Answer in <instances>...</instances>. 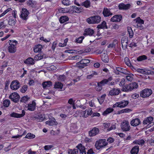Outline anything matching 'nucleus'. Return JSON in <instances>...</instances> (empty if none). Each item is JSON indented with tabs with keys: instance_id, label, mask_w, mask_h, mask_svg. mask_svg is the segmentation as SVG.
Here are the masks:
<instances>
[{
	"instance_id": "f257e3e1",
	"label": "nucleus",
	"mask_w": 154,
	"mask_h": 154,
	"mask_svg": "<svg viewBox=\"0 0 154 154\" xmlns=\"http://www.w3.org/2000/svg\"><path fill=\"white\" fill-rule=\"evenodd\" d=\"M138 87V83L136 82H134L125 85L123 87L122 91L125 92H128L132 91L134 89L137 88Z\"/></svg>"
},
{
	"instance_id": "f03ea898",
	"label": "nucleus",
	"mask_w": 154,
	"mask_h": 154,
	"mask_svg": "<svg viewBox=\"0 0 154 154\" xmlns=\"http://www.w3.org/2000/svg\"><path fill=\"white\" fill-rule=\"evenodd\" d=\"M101 20V17L99 15H95L88 18L86 21L89 24H95L99 23Z\"/></svg>"
},
{
	"instance_id": "7ed1b4c3",
	"label": "nucleus",
	"mask_w": 154,
	"mask_h": 154,
	"mask_svg": "<svg viewBox=\"0 0 154 154\" xmlns=\"http://www.w3.org/2000/svg\"><path fill=\"white\" fill-rule=\"evenodd\" d=\"M9 45L8 46V50L10 53H14L16 51V47L15 46L17 42L16 40H10L9 42Z\"/></svg>"
},
{
	"instance_id": "20e7f679",
	"label": "nucleus",
	"mask_w": 154,
	"mask_h": 154,
	"mask_svg": "<svg viewBox=\"0 0 154 154\" xmlns=\"http://www.w3.org/2000/svg\"><path fill=\"white\" fill-rule=\"evenodd\" d=\"M134 21H135V23L134 25L135 27L140 30H142L143 29L144 27L142 24H144V21L141 19L140 17L135 19Z\"/></svg>"
},
{
	"instance_id": "39448f33",
	"label": "nucleus",
	"mask_w": 154,
	"mask_h": 154,
	"mask_svg": "<svg viewBox=\"0 0 154 154\" xmlns=\"http://www.w3.org/2000/svg\"><path fill=\"white\" fill-rule=\"evenodd\" d=\"M107 144V143L106 142L105 139H100L96 141L95 146L97 149H99L106 146Z\"/></svg>"
},
{
	"instance_id": "423d86ee",
	"label": "nucleus",
	"mask_w": 154,
	"mask_h": 154,
	"mask_svg": "<svg viewBox=\"0 0 154 154\" xmlns=\"http://www.w3.org/2000/svg\"><path fill=\"white\" fill-rule=\"evenodd\" d=\"M152 92L151 89L145 88L140 92V96L143 98H146L149 97Z\"/></svg>"
},
{
	"instance_id": "0eeeda50",
	"label": "nucleus",
	"mask_w": 154,
	"mask_h": 154,
	"mask_svg": "<svg viewBox=\"0 0 154 154\" xmlns=\"http://www.w3.org/2000/svg\"><path fill=\"white\" fill-rule=\"evenodd\" d=\"M122 130L124 131H129L130 129V126L128 121L125 120L121 124Z\"/></svg>"
},
{
	"instance_id": "6e6552de",
	"label": "nucleus",
	"mask_w": 154,
	"mask_h": 154,
	"mask_svg": "<svg viewBox=\"0 0 154 154\" xmlns=\"http://www.w3.org/2000/svg\"><path fill=\"white\" fill-rule=\"evenodd\" d=\"M9 98L14 102L17 103L19 100L20 96L17 93L14 92L9 96Z\"/></svg>"
},
{
	"instance_id": "1a4fd4ad",
	"label": "nucleus",
	"mask_w": 154,
	"mask_h": 154,
	"mask_svg": "<svg viewBox=\"0 0 154 154\" xmlns=\"http://www.w3.org/2000/svg\"><path fill=\"white\" fill-rule=\"evenodd\" d=\"M74 3L79 6H82L85 7L86 8H88L91 7V3L89 0H86L84 2L81 3L80 4H79L78 2L76 1H75Z\"/></svg>"
},
{
	"instance_id": "9d476101",
	"label": "nucleus",
	"mask_w": 154,
	"mask_h": 154,
	"mask_svg": "<svg viewBox=\"0 0 154 154\" xmlns=\"http://www.w3.org/2000/svg\"><path fill=\"white\" fill-rule=\"evenodd\" d=\"M29 12L28 10L25 8H23L21 11V14L20 16L23 20H26L28 18V15Z\"/></svg>"
},
{
	"instance_id": "9b49d317",
	"label": "nucleus",
	"mask_w": 154,
	"mask_h": 154,
	"mask_svg": "<svg viewBox=\"0 0 154 154\" xmlns=\"http://www.w3.org/2000/svg\"><path fill=\"white\" fill-rule=\"evenodd\" d=\"M20 85L19 82L17 80L13 81L11 83V88L13 90H16L20 87Z\"/></svg>"
},
{
	"instance_id": "f8f14e48",
	"label": "nucleus",
	"mask_w": 154,
	"mask_h": 154,
	"mask_svg": "<svg viewBox=\"0 0 154 154\" xmlns=\"http://www.w3.org/2000/svg\"><path fill=\"white\" fill-rule=\"evenodd\" d=\"M121 91L119 88H113L109 91L108 95L116 96L118 95Z\"/></svg>"
},
{
	"instance_id": "ddd939ff",
	"label": "nucleus",
	"mask_w": 154,
	"mask_h": 154,
	"mask_svg": "<svg viewBox=\"0 0 154 154\" xmlns=\"http://www.w3.org/2000/svg\"><path fill=\"white\" fill-rule=\"evenodd\" d=\"M128 41V38L127 36H124L122 38L121 44L123 49H125L127 48Z\"/></svg>"
},
{
	"instance_id": "4468645a",
	"label": "nucleus",
	"mask_w": 154,
	"mask_h": 154,
	"mask_svg": "<svg viewBox=\"0 0 154 154\" xmlns=\"http://www.w3.org/2000/svg\"><path fill=\"white\" fill-rule=\"evenodd\" d=\"M99 132L98 128H94L88 132L89 135L90 137H93L97 134Z\"/></svg>"
},
{
	"instance_id": "2eb2a0df",
	"label": "nucleus",
	"mask_w": 154,
	"mask_h": 154,
	"mask_svg": "<svg viewBox=\"0 0 154 154\" xmlns=\"http://www.w3.org/2000/svg\"><path fill=\"white\" fill-rule=\"evenodd\" d=\"M122 19V16L121 15H116L112 17L110 19V21L112 22H119Z\"/></svg>"
},
{
	"instance_id": "dca6fc26",
	"label": "nucleus",
	"mask_w": 154,
	"mask_h": 154,
	"mask_svg": "<svg viewBox=\"0 0 154 154\" xmlns=\"http://www.w3.org/2000/svg\"><path fill=\"white\" fill-rule=\"evenodd\" d=\"M116 71L115 70V73L117 74H119V72H120L125 74H128V73H129V72L126 69L120 67H116Z\"/></svg>"
},
{
	"instance_id": "f3484780",
	"label": "nucleus",
	"mask_w": 154,
	"mask_h": 154,
	"mask_svg": "<svg viewBox=\"0 0 154 154\" xmlns=\"http://www.w3.org/2000/svg\"><path fill=\"white\" fill-rule=\"evenodd\" d=\"M131 5L130 4H127L125 5L124 3H122L119 5L118 7L119 9L120 10H127L130 8Z\"/></svg>"
},
{
	"instance_id": "a211bd4d",
	"label": "nucleus",
	"mask_w": 154,
	"mask_h": 154,
	"mask_svg": "<svg viewBox=\"0 0 154 154\" xmlns=\"http://www.w3.org/2000/svg\"><path fill=\"white\" fill-rule=\"evenodd\" d=\"M28 110L30 111H33L35 109L36 103L34 101H32V103L28 104Z\"/></svg>"
},
{
	"instance_id": "6ab92c4d",
	"label": "nucleus",
	"mask_w": 154,
	"mask_h": 154,
	"mask_svg": "<svg viewBox=\"0 0 154 154\" xmlns=\"http://www.w3.org/2000/svg\"><path fill=\"white\" fill-rule=\"evenodd\" d=\"M76 113L78 114V116L80 117H83L84 118H86L88 117V115L86 114V110H80L77 111Z\"/></svg>"
},
{
	"instance_id": "aec40b11",
	"label": "nucleus",
	"mask_w": 154,
	"mask_h": 154,
	"mask_svg": "<svg viewBox=\"0 0 154 154\" xmlns=\"http://www.w3.org/2000/svg\"><path fill=\"white\" fill-rule=\"evenodd\" d=\"M103 14L105 17H109L112 15V14L110 11V9L107 8H104Z\"/></svg>"
},
{
	"instance_id": "412c9836",
	"label": "nucleus",
	"mask_w": 154,
	"mask_h": 154,
	"mask_svg": "<svg viewBox=\"0 0 154 154\" xmlns=\"http://www.w3.org/2000/svg\"><path fill=\"white\" fill-rule=\"evenodd\" d=\"M140 123V121L139 119L136 118L132 120L130 122L131 125L136 126Z\"/></svg>"
},
{
	"instance_id": "4be33fe9",
	"label": "nucleus",
	"mask_w": 154,
	"mask_h": 154,
	"mask_svg": "<svg viewBox=\"0 0 154 154\" xmlns=\"http://www.w3.org/2000/svg\"><path fill=\"white\" fill-rule=\"evenodd\" d=\"M94 32V31L93 29L88 28L85 30L83 35H88L91 36L93 35Z\"/></svg>"
},
{
	"instance_id": "5701e85b",
	"label": "nucleus",
	"mask_w": 154,
	"mask_h": 154,
	"mask_svg": "<svg viewBox=\"0 0 154 154\" xmlns=\"http://www.w3.org/2000/svg\"><path fill=\"white\" fill-rule=\"evenodd\" d=\"M76 148L79 150L80 152L82 154H86V152L85 150V148L83 146L82 144H79L76 146Z\"/></svg>"
},
{
	"instance_id": "b1692460",
	"label": "nucleus",
	"mask_w": 154,
	"mask_h": 154,
	"mask_svg": "<svg viewBox=\"0 0 154 154\" xmlns=\"http://www.w3.org/2000/svg\"><path fill=\"white\" fill-rule=\"evenodd\" d=\"M35 60L31 57H29L24 61L25 63L29 65H33L35 63Z\"/></svg>"
},
{
	"instance_id": "393cba45",
	"label": "nucleus",
	"mask_w": 154,
	"mask_h": 154,
	"mask_svg": "<svg viewBox=\"0 0 154 154\" xmlns=\"http://www.w3.org/2000/svg\"><path fill=\"white\" fill-rule=\"evenodd\" d=\"M46 124L49 125H57L58 123L56 121L55 119L54 118H52L51 120H49L46 122Z\"/></svg>"
},
{
	"instance_id": "a878e982",
	"label": "nucleus",
	"mask_w": 154,
	"mask_h": 154,
	"mask_svg": "<svg viewBox=\"0 0 154 154\" xmlns=\"http://www.w3.org/2000/svg\"><path fill=\"white\" fill-rule=\"evenodd\" d=\"M153 120V118L152 117H147L143 121V124L144 125H146L148 123L149 124H152L151 122Z\"/></svg>"
},
{
	"instance_id": "bb28decb",
	"label": "nucleus",
	"mask_w": 154,
	"mask_h": 154,
	"mask_svg": "<svg viewBox=\"0 0 154 154\" xmlns=\"http://www.w3.org/2000/svg\"><path fill=\"white\" fill-rule=\"evenodd\" d=\"M139 151V146H136L132 149L131 153V154H137Z\"/></svg>"
},
{
	"instance_id": "cd10ccee",
	"label": "nucleus",
	"mask_w": 154,
	"mask_h": 154,
	"mask_svg": "<svg viewBox=\"0 0 154 154\" xmlns=\"http://www.w3.org/2000/svg\"><path fill=\"white\" fill-rule=\"evenodd\" d=\"M120 108H122L126 107L129 103L128 100H122L119 102Z\"/></svg>"
},
{
	"instance_id": "c85d7f7f",
	"label": "nucleus",
	"mask_w": 154,
	"mask_h": 154,
	"mask_svg": "<svg viewBox=\"0 0 154 154\" xmlns=\"http://www.w3.org/2000/svg\"><path fill=\"white\" fill-rule=\"evenodd\" d=\"M102 60L105 63H108L109 61L108 56L105 53H103L101 55Z\"/></svg>"
},
{
	"instance_id": "c756f323",
	"label": "nucleus",
	"mask_w": 154,
	"mask_h": 154,
	"mask_svg": "<svg viewBox=\"0 0 154 154\" xmlns=\"http://www.w3.org/2000/svg\"><path fill=\"white\" fill-rule=\"evenodd\" d=\"M52 85V82L50 81L44 82L42 84L43 87L44 88L50 87Z\"/></svg>"
},
{
	"instance_id": "7c9ffc66",
	"label": "nucleus",
	"mask_w": 154,
	"mask_h": 154,
	"mask_svg": "<svg viewBox=\"0 0 154 154\" xmlns=\"http://www.w3.org/2000/svg\"><path fill=\"white\" fill-rule=\"evenodd\" d=\"M63 85L60 82H56L54 86V88L61 90L62 89Z\"/></svg>"
},
{
	"instance_id": "2f4dec72",
	"label": "nucleus",
	"mask_w": 154,
	"mask_h": 154,
	"mask_svg": "<svg viewBox=\"0 0 154 154\" xmlns=\"http://www.w3.org/2000/svg\"><path fill=\"white\" fill-rule=\"evenodd\" d=\"M69 18L67 16H62L60 18V22L61 23H63L69 20Z\"/></svg>"
},
{
	"instance_id": "473e14b6",
	"label": "nucleus",
	"mask_w": 154,
	"mask_h": 154,
	"mask_svg": "<svg viewBox=\"0 0 154 154\" xmlns=\"http://www.w3.org/2000/svg\"><path fill=\"white\" fill-rule=\"evenodd\" d=\"M105 27L106 29L107 28V27L106 25V23L105 21H103L101 24L97 26V28L98 29H103Z\"/></svg>"
},
{
	"instance_id": "72a5a7b5",
	"label": "nucleus",
	"mask_w": 154,
	"mask_h": 154,
	"mask_svg": "<svg viewBox=\"0 0 154 154\" xmlns=\"http://www.w3.org/2000/svg\"><path fill=\"white\" fill-rule=\"evenodd\" d=\"M42 48V45H41L39 44L35 46V48L34 49V51L35 52H38L41 51Z\"/></svg>"
},
{
	"instance_id": "f704fd0d",
	"label": "nucleus",
	"mask_w": 154,
	"mask_h": 154,
	"mask_svg": "<svg viewBox=\"0 0 154 154\" xmlns=\"http://www.w3.org/2000/svg\"><path fill=\"white\" fill-rule=\"evenodd\" d=\"M77 64L80 68H83L85 66L84 65V62L83 59L81 60L79 62H78L77 63Z\"/></svg>"
},
{
	"instance_id": "c9c22d12",
	"label": "nucleus",
	"mask_w": 154,
	"mask_h": 154,
	"mask_svg": "<svg viewBox=\"0 0 154 154\" xmlns=\"http://www.w3.org/2000/svg\"><path fill=\"white\" fill-rule=\"evenodd\" d=\"M144 141L143 139L135 140L133 141V143L134 144H137L139 145H142L144 144Z\"/></svg>"
},
{
	"instance_id": "e433bc0d",
	"label": "nucleus",
	"mask_w": 154,
	"mask_h": 154,
	"mask_svg": "<svg viewBox=\"0 0 154 154\" xmlns=\"http://www.w3.org/2000/svg\"><path fill=\"white\" fill-rule=\"evenodd\" d=\"M129 73V72L128 74H127L128 75L126 76V79L128 81L131 82L133 79L134 75L132 74Z\"/></svg>"
},
{
	"instance_id": "4c0bfd02",
	"label": "nucleus",
	"mask_w": 154,
	"mask_h": 154,
	"mask_svg": "<svg viewBox=\"0 0 154 154\" xmlns=\"http://www.w3.org/2000/svg\"><path fill=\"white\" fill-rule=\"evenodd\" d=\"M43 54L40 53L36 55L34 57V59L35 60H40L43 58Z\"/></svg>"
},
{
	"instance_id": "58836bf2",
	"label": "nucleus",
	"mask_w": 154,
	"mask_h": 154,
	"mask_svg": "<svg viewBox=\"0 0 154 154\" xmlns=\"http://www.w3.org/2000/svg\"><path fill=\"white\" fill-rule=\"evenodd\" d=\"M27 3L28 6L32 7H34L35 6L36 3L35 1L32 0H29L27 2Z\"/></svg>"
},
{
	"instance_id": "ea45409f",
	"label": "nucleus",
	"mask_w": 154,
	"mask_h": 154,
	"mask_svg": "<svg viewBox=\"0 0 154 154\" xmlns=\"http://www.w3.org/2000/svg\"><path fill=\"white\" fill-rule=\"evenodd\" d=\"M147 59V57L145 55H143L139 56L137 58L138 61H140L145 60Z\"/></svg>"
},
{
	"instance_id": "a19ab883",
	"label": "nucleus",
	"mask_w": 154,
	"mask_h": 154,
	"mask_svg": "<svg viewBox=\"0 0 154 154\" xmlns=\"http://www.w3.org/2000/svg\"><path fill=\"white\" fill-rule=\"evenodd\" d=\"M106 94H104L103 95H102L101 97L100 98H97V99L98 100V101L99 103L101 104H102L103 102L104 101L105 97L106 96Z\"/></svg>"
},
{
	"instance_id": "79ce46f5",
	"label": "nucleus",
	"mask_w": 154,
	"mask_h": 154,
	"mask_svg": "<svg viewBox=\"0 0 154 154\" xmlns=\"http://www.w3.org/2000/svg\"><path fill=\"white\" fill-rule=\"evenodd\" d=\"M113 110V109L111 108H107L106 110L103 113V114L104 115H106L109 113H110L111 112H112Z\"/></svg>"
},
{
	"instance_id": "37998d69",
	"label": "nucleus",
	"mask_w": 154,
	"mask_h": 154,
	"mask_svg": "<svg viewBox=\"0 0 154 154\" xmlns=\"http://www.w3.org/2000/svg\"><path fill=\"white\" fill-rule=\"evenodd\" d=\"M30 99V97L27 96H24L22 97L20 100V101L22 102L26 103Z\"/></svg>"
},
{
	"instance_id": "c03bdc74",
	"label": "nucleus",
	"mask_w": 154,
	"mask_h": 154,
	"mask_svg": "<svg viewBox=\"0 0 154 154\" xmlns=\"http://www.w3.org/2000/svg\"><path fill=\"white\" fill-rule=\"evenodd\" d=\"M79 152L78 149H70L68 152L69 154H77Z\"/></svg>"
},
{
	"instance_id": "a18cd8bd",
	"label": "nucleus",
	"mask_w": 154,
	"mask_h": 154,
	"mask_svg": "<svg viewBox=\"0 0 154 154\" xmlns=\"http://www.w3.org/2000/svg\"><path fill=\"white\" fill-rule=\"evenodd\" d=\"M35 137V135L32 134L31 133H28L27 135L26 136L25 138L31 139L34 138Z\"/></svg>"
},
{
	"instance_id": "49530a36",
	"label": "nucleus",
	"mask_w": 154,
	"mask_h": 154,
	"mask_svg": "<svg viewBox=\"0 0 154 154\" xmlns=\"http://www.w3.org/2000/svg\"><path fill=\"white\" fill-rule=\"evenodd\" d=\"M128 34L129 35V36L130 38H131L133 36L134 33L131 27L128 28Z\"/></svg>"
},
{
	"instance_id": "de8ad7c7",
	"label": "nucleus",
	"mask_w": 154,
	"mask_h": 154,
	"mask_svg": "<svg viewBox=\"0 0 154 154\" xmlns=\"http://www.w3.org/2000/svg\"><path fill=\"white\" fill-rule=\"evenodd\" d=\"M10 103V102L8 100H6L4 101L3 104L5 107H8Z\"/></svg>"
},
{
	"instance_id": "09e8293b",
	"label": "nucleus",
	"mask_w": 154,
	"mask_h": 154,
	"mask_svg": "<svg viewBox=\"0 0 154 154\" xmlns=\"http://www.w3.org/2000/svg\"><path fill=\"white\" fill-rule=\"evenodd\" d=\"M84 38V36H81L79 37L76 38L75 40V42L77 43H82L83 40Z\"/></svg>"
},
{
	"instance_id": "8fccbe9b",
	"label": "nucleus",
	"mask_w": 154,
	"mask_h": 154,
	"mask_svg": "<svg viewBox=\"0 0 154 154\" xmlns=\"http://www.w3.org/2000/svg\"><path fill=\"white\" fill-rule=\"evenodd\" d=\"M10 116L11 117L16 118H20V115L19 114L13 112L10 114Z\"/></svg>"
},
{
	"instance_id": "3c124183",
	"label": "nucleus",
	"mask_w": 154,
	"mask_h": 154,
	"mask_svg": "<svg viewBox=\"0 0 154 154\" xmlns=\"http://www.w3.org/2000/svg\"><path fill=\"white\" fill-rule=\"evenodd\" d=\"M97 72L95 71H92L91 75L87 76V78L89 79H91L94 77V75H97Z\"/></svg>"
},
{
	"instance_id": "603ef678",
	"label": "nucleus",
	"mask_w": 154,
	"mask_h": 154,
	"mask_svg": "<svg viewBox=\"0 0 154 154\" xmlns=\"http://www.w3.org/2000/svg\"><path fill=\"white\" fill-rule=\"evenodd\" d=\"M16 22L15 21L12 19H10L8 21V23L9 25L11 26H14V25L15 24Z\"/></svg>"
},
{
	"instance_id": "864d4df0",
	"label": "nucleus",
	"mask_w": 154,
	"mask_h": 154,
	"mask_svg": "<svg viewBox=\"0 0 154 154\" xmlns=\"http://www.w3.org/2000/svg\"><path fill=\"white\" fill-rule=\"evenodd\" d=\"M27 85H23L20 89V91L22 93L25 92L27 89Z\"/></svg>"
},
{
	"instance_id": "5fc2aeb1",
	"label": "nucleus",
	"mask_w": 154,
	"mask_h": 154,
	"mask_svg": "<svg viewBox=\"0 0 154 154\" xmlns=\"http://www.w3.org/2000/svg\"><path fill=\"white\" fill-rule=\"evenodd\" d=\"M102 86L100 85V84L98 83L97 84V85L96 86L95 88L96 90L97 91H100L101 90L102 88Z\"/></svg>"
},
{
	"instance_id": "6e6d98bb",
	"label": "nucleus",
	"mask_w": 154,
	"mask_h": 154,
	"mask_svg": "<svg viewBox=\"0 0 154 154\" xmlns=\"http://www.w3.org/2000/svg\"><path fill=\"white\" fill-rule=\"evenodd\" d=\"M125 64L128 66H130L131 63H130V60L127 57H125Z\"/></svg>"
},
{
	"instance_id": "4d7b16f0",
	"label": "nucleus",
	"mask_w": 154,
	"mask_h": 154,
	"mask_svg": "<svg viewBox=\"0 0 154 154\" xmlns=\"http://www.w3.org/2000/svg\"><path fill=\"white\" fill-rule=\"evenodd\" d=\"M98 83L100 84V85L102 86L106 84H107L108 82L107 79H105L103 80Z\"/></svg>"
},
{
	"instance_id": "13d9d810",
	"label": "nucleus",
	"mask_w": 154,
	"mask_h": 154,
	"mask_svg": "<svg viewBox=\"0 0 154 154\" xmlns=\"http://www.w3.org/2000/svg\"><path fill=\"white\" fill-rule=\"evenodd\" d=\"M137 71L139 72H140L141 73L145 74H149L148 73V72H146L143 69H137Z\"/></svg>"
},
{
	"instance_id": "bf43d9fd",
	"label": "nucleus",
	"mask_w": 154,
	"mask_h": 154,
	"mask_svg": "<svg viewBox=\"0 0 154 154\" xmlns=\"http://www.w3.org/2000/svg\"><path fill=\"white\" fill-rule=\"evenodd\" d=\"M125 83V80L124 79H122L120 81L119 85L120 86H123Z\"/></svg>"
},
{
	"instance_id": "052dcab7",
	"label": "nucleus",
	"mask_w": 154,
	"mask_h": 154,
	"mask_svg": "<svg viewBox=\"0 0 154 154\" xmlns=\"http://www.w3.org/2000/svg\"><path fill=\"white\" fill-rule=\"evenodd\" d=\"M62 3L64 5H70L69 1V0H63Z\"/></svg>"
},
{
	"instance_id": "680f3d73",
	"label": "nucleus",
	"mask_w": 154,
	"mask_h": 154,
	"mask_svg": "<svg viewBox=\"0 0 154 154\" xmlns=\"http://www.w3.org/2000/svg\"><path fill=\"white\" fill-rule=\"evenodd\" d=\"M72 8L73 11L77 13H80L79 11V7L74 6H72Z\"/></svg>"
},
{
	"instance_id": "e2e57ef3",
	"label": "nucleus",
	"mask_w": 154,
	"mask_h": 154,
	"mask_svg": "<svg viewBox=\"0 0 154 154\" xmlns=\"http://www.w3.org/2000/svg\"><path fill=\"white\" fill-rule=\"evenodd\" d=\"M85 110L87 112V114L88 115H88H91L92 114V111L91 108L87 109Z\"/></svg>"
},
{
	"instance_id": "0e129e2a",
	"label": "nucleus",
	"mask_w": 154,
	"mask_h": 154,
	"mask_svg": "<svg viewBox=\"0 0 154 154\" xmlns=\"http://www.w3.org/2000/svg\"><path fill=\"white\" fill-rule=\"evenodd\" d=\"M66 79V77L64 75H60L58 77V80L61 81H64Z\"/></svg>"
},
{
	"instance_id": "69168bd1",
	"label": "nucleus",
	"mask_w": 154,
	"mask_h": 154,
	"mask_svg": "<svg viewBox=\"0 0 154 154\" xmlns=\"http://www.w3.org/2000/svg\"><path fill=\"white\" fill-rule=\"evenodd\" d=\"M53 147V146L52 145H47L45 146L44 148L46 150H48Z\"/></svg>"
},
{
	"instance_id": "338daca9",
	"label": "nucleus",
	"mask_w": 154,
	"mask_h": 154,
	"mask_svg": "<svg viewBox=\"0 0 154 154\" xmlns=\"http://www.w3.org/2000/svg\"><path fill=\"white\" fill-rule=\"evenodd\" d=\"M6 25L5 24L4 21H2L0 23V29L4 28Z\"/></svg>"
},
{
	"instance_id": "774afa93",
	"label": "nucleus",
	"mask_w": 154,
	"mask_h": 154,
	"mask_svg": "<svg viewBox=\"0 0 154 154\" xmlns=\"http://www.w3.org/2000/svg\"><path fill=\"white\" fill-rule=\"evenodd\" d=\"M48 69L49 70H54L56 69L57 68L54 66L52 65L49 67H48Z\"/></svg>"
}]
</instances>
